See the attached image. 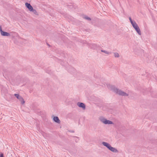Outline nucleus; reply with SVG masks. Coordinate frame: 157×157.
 Listing matches in <instances>:
<instances>
[{
	"label": "nucleus",
	"instance_id": "f257e3e1",
	"mask_svg": "<svg viewBox=\"0 0 157 157\" xmlns=\"http://www.w3.org/2000/svg\"><path fill=\"white\" fill-rule=\"evenodd\" d=\"M107 86L109 89L120 95L124 96H128V94L116 88L114 86L109 85Z\"/></svg>",
	"mask_w": 157,
	"mask_h": 157
},
{
	"label": "nucleus",
	"instance_id": "f03ea898",
	"mask_svg": "<svg viewBox=\"0 0 157 157\" xmlns=\"http://www.w3.org/2000/svg\"><path fill=\"white\" fill-rule=\"evenodd\" d=\"M102 144L105 146L107 147L109 150L113 152L117 153L118 151L115 148L111 147V145L109 143L105 142H103Z\"/></svg>",
	"mask_w": 157,
	"mask_h": 157
},
{
	"label": "nucleus",
	"instance_id": "7ed1b4c3",
	"mask_svg": "<svg viewBox=\"0 0 157 157\" xmlns=\"http://www.w3.org/2000/svg\"><path fill=\"white\" fill-rule=\"evenodd\" d=\"M100 120L101 122L105 124H113L112 121L107 120L103 117H100Z\"/></svg>",
	"mask_w": 157,
	"mask_h": 157
},
{
	"label": "nucleus",
	"instance_id": "20e7f679",
	"mask_svg": "<svg viewBox=\"0 0 157 157\" xmlns=\"http://www.w3.org/2000/svg\"><path fill=\"white\" fill-rule=\"evenodd\" d=\"M88 46L89 47L93 50L97 49L98 47V45L95 44H88Z\"/></svg>",
	"mask_w": 157,
	"mask_h": 157
},
{
	"label": "nucleus",
	"instance_id": "39448f33",
	"mask_svg": "<svg viewBox=\"0 0 157 157\" xmlns=\"http://www.w3.org/2000/svg\"><path fill=\"white\" fill-rule=\"evenodd\" d=\"M133 27L134 28V29H135V30L137 32V33L139 35H141V32L140 29L137 24H136L135 25H134V26Z\"/></svg>",
	"mask_w": 157,
	"mask_h": 157
},
{
	"label": "nucleus",
	"instance_id": "423d86ee",
	"mask_svg": "<svg viewBox=\"0 0 157 157\" xmlns=\"http://www.w3.org/2000/svg\"><path fill=\"white\" fill-rule=\"evenodd\" d=\"M77 105L79 107L82 108L83 110L86 109V106L83 103L78 102L77 103Z\"/></svg>",
	"mask_w": 157,
	"mask_h": 157
},
{
	"label": "nucleus",
	"instance_id": "0eeeda50",
	"mask_svg": "<svg viewBox=\"0 0 157 157\" xmlns=\"http://www.w3.org/2000/svg\"><path fill=\"white\" fill-rule=\"evenodd\" d=\"M25 5L26 7L29 9V11H30L31 10H32L33 8L30 3L26 2L25 3Z\"/></svg>",
	"mask_w": 157,
	"mask_h": 157
},
{
	"label": "nucleus",
	"instance_id": "6e6552de",
	"mask_svg": "<svg viewBox=\"0 0 157 157\" xmlns=\"http://www.w3.org/2000/svg\"><path fill=\"white\" fill-rule=\"evenodd\" d=\"M53 120L56 122L58 124L60 123V121L58 117H53Z\"/></svg>",
	"mask_w": 157,
	"mask_h": 157
},
{
	"label": "nucleus",
	"instance_id": "1a4fd4ad",
	"mask_svg": "<svg viewBox=\"0 0 157 157\" xmlns=\"http://www.w3.org/2000/svg\"><path fill=\"white\" fill-rule=\"evenodd\" d=\"M1 34L2 35L4 36H9L10 35V34L9 33L3 31L1 33Z\"/></svg>",
	"mask_w": 157,
	"mask_h": 157
},
{
	"label": "nucleus",
	"instance_id": "9d476101",
	"mask_svg": "<svg viewBox=\"0 0 157 157\" xmlns=\"http://www.w3.org/2000/svg\"><path fill=\"white\" fill-rule=\"evenodd\" d=\"M30 11L32 12L35 14L36 15H38V13L36 11V10L35 9H34L33 8L32 10H31Z\"/></svg>",
	"mask_w": 157,
	"mask_h": 157
},
{
	"label": "nucleus",
	"instance_id": "9b49d317",
	"mask_svg": "<svg viewBox=\"0 0 157 157\" xmlns=\"http://www.w3.org/2000/svg\"><path fill=\"white\" fill-rule=\"evenodd\" d=\"M113 54L114 57L116 58H118L120 57L119 54L117 52H114Z\"/></svg>",
	"mask_w": 157,
	"mask_h": 157
},
{
	"label": "nucleus",
	"instance_id": "f8f14e48",
	"mask_svg": "<svg viewBox=\"0 0 157 157\" xmlns=\"http://www.w3.org/2000/svg\"><path fill=\"white\" fill-rule=\"evenodd\" d=\"M101 52H103L107 55H109L111 53L110 52H109L105 50H101Z\"/></svg>",
	"mask_w": 157,
	"mask_h": 157
},
{
	"label": "nucleus",
	"instance_id": "ddd939ff",
	"mask_svg": "<svg viewBox=\"0 0 157 157\" xmlns=\"http://www.w3.org/2000/svg\"><path fill=\"white\" fill-rule=\"evenodd\" d=\"M20 101H21V102L22 104H24L25 101L23 99V98L21 97L20 98V99L19 100Z\"/></svg>",
	"mask_w": 157,
	"mask_h": 157
},
{
	"label": "nucleus",
	"instance_id": "4468645a",
	"mask_svg": "<svg viewBox=\"0 0 157 157\" xmlns=\"http://www.w3.org/2000/svg\"><path fill=\"white\" fill-rule=\"evenodd\" d=\"M14 96L17 98V99H18L19 100L20 98L21 97L20 96L19 94H15Z\"/></svg>",
	"mask_w": 157,
	"mask_h": 157
},
{
	"label": "nucleus",
	"instance_id": "2eb2a0df",
	"mask_svg": "<svg viewBox=\"0 0 157 157\" xmlns=\"http://www.w3.org/2000/svg\"><path fill=\"white\" fill-rule=\"evenodd\" d=\"M84 18L85 19L88 20L90 21L91 20V19L90 18L87 16L84 17Z\"/></svg>",
	"mask_w": 157,
	"mask_h": 157
},
{
	"label": "nucleus",
	"instance_id": "dca6fc26",
	"mask_svg": "<svg viewBox=\"0 0 157 157\" xmlns=\"http://www.w3.org/2000/svg\"><path fill=\"white\" fill-rule=\"evenodd\" d=\"M131 24L132 25V26L133 27L134 26V25H136V24H137L136 22L134 21L133 23H132Z\"/></svg>",
	"mask_w": 157,
	"mask_h": 157
},
{
	"label": "nucleus",
	"instance_id": "f3484780",
	"mask_svg": "<svg viewBox=\"0 0 157 157\" xmlns=\"http://www.w3.org/2000/svg\"><path fill=\"white\" fill-rule=\"evenodd\" d=\"M79 140L78 138V137H75V140L76 142H77Z\"/></svg>",
	"mask_w": 157,
	"mask_h": 157
},
{
	"label": "nucleus",
	"instance_id": "a211bd4d",
	"mask_svg": "<svg viewBox=\"0 0 157 157\" xmlns=\"http://www.w3.org/2000/svg\"><path fill=\"white\" fill-rule=\"evenodd\" d=\"M3 31L2 30V27L1 26H0V32L1 33Z\"/></svg>",
	"mask_w": 157,
	"mask_h": 157
},
{
	"label": "nucleus",
	"instance_id": "6ab92c4d",
	"mask_svg": "<svg viewBox=\"0 0 157 157\" xmlns=\"http://www.w3.org/2000/svg\"><path fill=\"white\" fill-rule=\"evenodd\" d=\"M0 157H4L3 154H1L0 155Z\"/></svg>",
	"mask_w": 157,
	"mask_h": 157
},
{
	"label": "nucleus",
	"instance_id": "aec40b11",
	"mask_svg": "<svg viewBox=\"0 0 157 157\" xmlns=\"http://www.w3.org/2000/svg\"><path fill=\"white\" fill-rule=\"evenodd\" d=\"M129 20L130 21H132V18H131V17H129Z\"/></svg>",
	"mask_w": 157,
	"mask_h": 157
},
{
	"label": "nucleus",
	"instance_id": "412c9836",
	"mask_svg": "<svg viewBox=\"0 0 157 157\" xmlns=\"http://www.w3.org/2000/svg\"><path fill=\"white\" fill-rule=\"evenodd\" d=\"M134 21H130V22L131 24H132V23H133Z\"/></svg>",
	"mask_w": 157,
	"mask_h": 157
}]
</instances>
